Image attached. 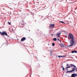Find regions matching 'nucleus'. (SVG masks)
Returning <instances> with one entry per match:
<instances>
[{"instance_id": "nucleus-7", "label": "nucleus", "mask_w": 77, "mask_h": 77, "mask_svg": "<svg viewBox=\"0 0 77 77\" xmlns=\"http://www.w3.org/2000/svg\"><path fill=\"white\" fill-rule=\"evenodd\" d=\"M58 57H59V58H60V57H66V56L63 55V56H58Z\"/></svg>"}, {"instance_id": "nucleus-26", "label": "nucleus", "mask_w": 77, "mask_h": 77, "mask_svg": "<svg viewBox=\"0 0 77 77\" xmlns=\"http://www.w3.org/2000/svg\"><path fill=\"white\" fill-rule=\"evenodd\" d=\"M29 32H30V30H29Z\"/></svg>"}, {"instance_id": "nucleus-2", "label": "nucleus", "mask_w": 77, "mask_h": 77, "mask_svg": "<svg viewBox=\"0 0 77 77\" xmlns=\"http://www.w3.org/2000/svg\"><path fill=\"white\" fill-rule=\"evenodd\" d=\"M72 69V70L70 71H66V73H68V72H69V73H70V72H72L75 71V70L76 71H77V68H76V69H75V68H73Z\"/></svg>"}, {"instance_id": "nucleus-3", "label": "nucleus", "mask_w": 77, "mask_h": 77, "mask_svg": "<svg viewBox=\"0 0 77 77\" xmlns=\"http://www.w3.org/2000/svg\"><path fill=\"white\" fill-rule=\"evenodd\" d=\"M0 34H1V35H2V36H4L5 35H6V36H8V34H7L6 32H0Z\"/></svg>"}, {"instance_id": "nucleus-27", "label": "nucleus", "mask_w": 77, "mask_h": 77, "mask_svg": "<svg viewBox=\"0 0 77 77\" xmlns=\"http://www.w3.org/2000/svg\"><path fill=\"white\" fill-rule=\"evenodd\" d=\"M66 38H67V36H66Z\"/></svg>"}, {"instance_id": "nucleus-9", "label": "nucleus", "mask_w": 77, "mask_h": 77, "mask_svg": "<svg viewBox=\"0 0 77 77\" xmlns=\"http://www.w3.org/2000/svg\"><path fill=\"white\" fill-rule=\"evenodd\" d=\"M61 33V32H60L58 33L57 34V36L58 37V38H60V35Z\"/></svg>"}, {"instance_id": "nucleus-19", "label": "nucleus", "mask_w": 77, "mask_h": 77, "mask_svg": "<svg viewBox=\"0 0 77 77\" xmlns=\"http://www.w3.org/2000/svg\"><path fill=\"white\" fill-rule=\"evenodd\" d=\"M51 56H52V52H51Z\"/></svg>"}, {"instance_id": "nucleus-18", "label": "nucleus", "mask_w": 77, "mask_h": 77, "mask_svg": "<svg viewBox=\"0 0 77 77\" xmlns=\"http://www.w3.org/2000/svg\"><path fill=\"white\" fill-rule=\"evenodd\" d=\"M58 41H59L60 42V40L59 39V38H58Z\"/></svg>"}, {"instance_id": "nucleus-17", "label": "nucleus", "mask_w": 77, "mask_h": 77, "mask_svg": "<svg viewBox=\"0 0 77 77\" xmlns=\"http://www.w3.org/2000/svg\"><path fill=\"white\" fill-rule=\"evenodd\" d=\"M63 21H60V23H63Z\"/></svg>"}, {"instance_id": "nucleus-1", "label": "nucleus", "mask_w": 77, "mask_h": 77, "mask_svg": "<svg viewBox=\"0 0 77 77\" xmlns=\"http://www.w3.org/2000/svg\"><path fill=\"white\" fill-rule=\"evenodd\" d=\"M68 39H71L70 43V45L68 46V47L72 46L73 44H75V42L74 41V39H75V38H74V35H73L71 33H69L68 35Z\"/></svg>"}, {"instance_id": "nucleus-21", "label": "nucleus", "mask_w": 77, "mask_h": 77, "mask_svg": "<svg viewBox=\"0 0 77 77\" xmlns=\"http://www.w3.org/2000/svg\"><path fill=\"white\" fill-rule=\"evenodd\" d=\"M31 15H33V14L32 13H31Z\"/></svg>"}, {"instance_id": "nucleus-6", "label": "nucleus", "mask_w": 77, "mask_h": 77, "mask_svg": "<svg viewBox=\"0 0 77 77\" xmlns=\"http://www.w3.org/2000/svg\"><path fill=\"white\" fill-rule=\"evenodd\" d=\"M70 65L71 66H73L74 68H76V69L77 68V67H76V66H75L74 65V64H70Z\"/></svg>"}, {"instance_id": "nucleus-10", "label": "nucleus", "mask_w": 77, "mask_h": 77, "mask_svg": "<svg viewBox=\"0 0 77 77\" xmlns=\"http://www.w3.org/2000/svg\"><path fill=\"white\" fill-rule=\"evenodd\" d=\"M71 53H77V51H75V50L73 51H72Z\"/></svg>"}, {"instance_id": "nucleus-20", "label": "nucleus", "mask_w": 77, "mask_h": 77, "mask_svg": "<svg viewBox=\"0 0 77 77\" xmlns=\"http://www.w3.org/2000/svg\"><path fill=\"white\" fill-rule=\"evenodd\" d=\"M69 66V64H66V66Z\"/></svg>"}, {"instance_id": "nucleus-23", "label": "nucleus", "mask_w": 77, "mask_h": 77, "mask_svg": "<svg viewBox=\"0 0 77 77\" xmlns=\"http://www.w3.org/2000/svg\"><path fill=\"white\" fill-rule=\"evenodd\" d=\"M63 24H65V22H63Z\"/></svg>"}, {"instance_id": "nucleus-8", "label": "nucleus", "mask_w": 77, "mask_h": 77, "mask_svg": "<svg viewBox=\"0 0 77 77\" xmlns=\"http://www.w3.org/2000/svg\"><path fill=\"white\" fill-rule=\"evenodd\" d=\"M26 38L25 37H23L21 39V41H24V40H26Z\"/></svg>"}, {"instance_id": "nucleus-13", "label": "nucleus", "mask_w": 77, "mask_h": 77, "mask_svg": "<svg viewBox=\"0 0 77 77\" xmlns=\"http://www.w3.org/2000/svg\"><path fill=\"white\" fill-rule=\"evenodd\" d=\"M60 45V47H62V48L64 47V46H63V45Z\"/></svg>"}, {"instance_id": "nucleus-24", "label": "nucleus", "mask_w": 77, "mask_h": 77, "mask_svg": "<svg viewBox=\"0 0 77 77\" xmlns=\"http://www.w3.org/2000/svg\"><path fill=\"white\" fill-rule=\"evenodd\" d=\"M67 71H68V69H66Z\"/></svg>"}, {"instance_id": "nucleus-11", "label": "nucleus", "mask_w": 77, "mask_h": 77, "mask_svg": "<svg viewBox=\"0 0 77 77\" xmlns=\"http://www.w3.org/2000/svg\"><path fill=\"white\" fill-rule=\"evenodd\" d=\"M71 66H68V67H66L65 68V69H68V68H71Z\"/></svg>"}, {"instance_id": "nucleus-15", "label": "nucleus", "mask_w": 77, "mask_h": 77, "mask_svg": "<svg viewBox=\"0 0 77 77\" xmlns=\"http://www.w3.org/2000/svg\"><path fill=\"white\" fill-rule=\"evenodd\" d=\"M8 23L9 25H11V23H10L9 22H8Z\"/></svg>"}, {"instance_id": "nucleus-16", "label": "nucleus", "mask_w": 77, "mask_h": 77, "mask_svg": "<svg viewBox=\"0 0 77 77\" xmlns=\"http://www.w3.org/2000/svg\"><path fill=\"white\" fill-rule=\"evenodd\" d=\"M64 69H65V68H64V67H63V71H64Z\"/></svg>"}, {"instance_id": "nucleus-28", "label": "nucleus", "mask_w": 77, "mask_h": 77, "mask_svg": "<svg viewBox=\"0 0 77 77\" xmlns=\"http://www.w3.org/2000/svg\"><path fill=\"white\" fill-rule=\"evenodd\" d=\"M23 25V24H22V25Z\"/></svg>"}, {"instance_id": "nucleus-12", "label": "nucleus", "mask_w": 77, "mask_h": 77, "mask_svg": "<svg viewBox=\"0 0 77 77\" xmlns=\"http://www.w3.org/2000/svg\"><path fill=\"white\" fill-rule=\"evenodd\" d=\"M57 40V38H54L53 39V40L54 41H56Z\"/></svg>"}, {"instance_id": "nucleus-5", "label": "nucleus", "mask_w": 77, "mask_h": 77, "mask_svg": "<svg viewBox=\"0 0 77 77\" xmlns=\"http://www.w3.org/2000/svg\"><path fill=\"white\" fill-rule=\"evenodd\" d=\"M54 27V24H51L50 25L49 27L51 28L52 27Z\"/></svg>"}, {"instance_id": "nucleus-14", "label": "nucleus", "mask_w": 77, "mask_h": 77, "mask_svg": "<svg viewBox=\"0 0 77 77\" xmlns=\"http://www.w3.org/2000/svg\"><path fill=\"white\" fill-rule=\"evenodd\" d=\"M52 46H54V43H52Z\"/></svg>"}, {"instance_id": "nucleus-25", "label": "nucleus", "mask_w": 77, "mask_h": 77, "mask_svg": "<svg viewBox=\"0 0 77 77\" xmlns=\"http://www.w3.org/2000/svg\"><path fill=\"white\" fill-rule=\"evenodd\" d=\"M53 34H51V36H53Z\"/></svg>"}, {"instance_id": "nucleus-4", "label": "nucleus", "mask_w": 77, "mask_h": 77, "mask_svg": "<svg viewBox=\"0 0 77 77\" xmlns=\"http://www.w3.org/2000/svg\"><path fill=\"white\" fill-rule=\"evenodd\" d=\"M77 76V73H73L72 74L71 76V77H75Z\"/></svg>"}, {"instance_id": "nucleus-22", "label": "nucleus", "mask_w": 77, "mask_h": 77, "mask_svg": "<svg viewBox=\"0 0 77 77\" xmlns=\"http://www.w3.org/2000/svg\"><path fill=\"white\" fill-rule=\"evenodd\" d=\"M61 68H64V67H63V66H62Z\"/></svg>"}]
</instances>
